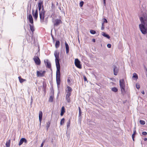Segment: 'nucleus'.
<instances>
[{
    "label": "nucleus",
    "mask_w": 147,
    "mask_h": 147,
    "mask_svg": "<svg viewBox=\"0 0 147 147\" xmlns=\"http://www.w3.org/2000/svg\"><path fill=\"white\" fill-rule=\"evenodd\" d=\"M141 24L139 25V28L142 33L146 34L147 33V15L144 13L143 16L140 18Z\"/></svg>",
    "instance_id": "f257e3e1"
},
{
    "label": "nucleus",
    "mask_w": 147,
    "mask_h": 147,
    "mask_svg": "<svg viewBox=\"0 0 147 147\" xmlns=\"http://www.w3.org/2000/svg\"><path fill=\"white\" fill-rule=\"evenodd\" d=\"M39 12V16L40 22L41 23H43L44 21L45 15V11L44 10L43 5H42V7H38Z\"/></svg>",
    "instance_id": "f03ea898"
},
{
    "label": "nucleus",
    "mask_w": 147,
    "mask_h": 147,
    "mask_svg": "<svg viewBox=\"0 0 147 147\" xmlns=\"http://www.w3.org/2000/svg\"><path fill=\"white\" fill-rule=\"evenodd\" d=\"M119 84L121 92L123 93L125 91V82L123 79L119 80Z\"/></svg>",
    "instance_id": "7ed1b4c3"
},
{
    "label": "nucleus",
    "mask_w": 147,
    "mask_h": 147,
    "mask_svg": "<svg viewBox=\"0 0 147 147\" xmlns=\"http://www.w3.org/2000/svg\"><path fill=\"white\" fill-rule=\"evenodd\" d=\"M59 52L57 50L54 52V55L55 57V62L56 64H60L59 58Z\"/></svg>",
    "instance_id": "20e7f679"
},
{
    "label": "nucleus",
    "mask_w": 147,
    "mask_h": 147,
    "mask_svg": "<svg viewBox=\"0 0 147 147\" xmlns=\"http://www.w3.org/2000/svg\"><path fill=\"white\" fill-rule=\"evenodd\" d=\"M56 65L57 68L56 78H60V64H56Z\"/></svg>",
    "instance_id": "39448f33"
},
{
    "label": "nucleus",
    "mask_w": 147,
    "mask_h": 147,
    "mask_svg": "<svg viewBox=\"0 0 147 147\" xmlns=\"http://www.w3.org/2000/svg\"><path fill=\"white\" fill-rule=\"evenodd\" d=\"M52 22L53 23L54 26H57L62 23L61 21L59 19H56L55 20H52Z\"/></svg>",
    "instance_id": "423d86ee"
},
{
    "label": "nucleus",
    "mask_w": 147,
    "mask_h": 147,
    "mask_svg": "<svg viewBox=\"0 0 147 147\" xmlns=\"http://www.w3.org/2000/svg\"><path fill=\"white\" fill-rule=\"evenodd\" d=\"M45 73V71H36V75L38 77H42L44 76Z\"/></svg>",
    "instance_id": "0eeeda50"
},
{
    "label": "nucleus",
    "mask_w": 147,
    "mask_h": 147,
    "mask_svg": "<svg viewBox=\"0 0 147 147\" xmlns=\"http://www.w3.org/2000/svg\"><path fill=\"white\" fill-rule=\"evenodd\" d=\"M80 62L78 59L75 60V64L76 66L79 69L82 68V66L80 64Z\"/></svg>",
    "instance_id": "6e6552de"
},
{
    "label": "nucleus",
    "mask_w": 147,
    "mask_h": 147,
    "mask_svg": "<svg viewBox=\"0 0 147 147\" xmlns=\"http://www.w3.org/2000/svg\"><path fill=\"white\" fill-rule=\"evenodd\" d=\"M33 59L36 65H40V61L38 57L35 56L33 58Z\"/></svg>",
    "instance_id": "1a4fd4ad"
},
{
    "label": "nucleus",
    "mask_w": 147,
    "mask_h": 147,
    "mask_svg": "<svg viewBox=\"0 0 147 147\" xmlns=\"http://www.w3.org/2000/svg\"><path fill=\"white\" fill-rule=\"evenodd\" d=\"M34 10L33 9L32 10V13L33 14V17H34L35 19L36 20L38 18V10L37 9H36L35 12L34 13Z\"/></svg>",
    "instance_id": "9d476101"
},
{
    "label": "nucleus",
    "mask_w": 147,
    "mask_h": 147,
    "mask_svg": "<svg viewBox=\"0 0 147 147\" xmlns=\"http://www.w3.org/2000/svg\"><path fill=\"white\" fill-rule=\"evenodd\" d=\"M113 68L114 74L115 75H117L119 71V69L118 67L115 65L113 66Z\"/></svg>",
    "instance_id": "9b49d317"
},
{
    "label": "nucleus",
    "mask_w": 147,
    "mask_h": 147,
    "mask_svg": "<svg viewBox=\"0 0 147 147\" xmlns=\"http://www.w3.org/2000/svg\"><path fill=\"white\" fill-rule=\"evenodd\" d=\"M27 19L29 22L31 24H33V21L32 16L31 14H29L27 17Z\"/></svg>",
    "instance_id": "f8f14e48"
},
{
    "label": "nucleus",
    "mask_w": 147,
    "mask_h": 147,
    "mask_svg": "<svg viewBox=\"0 0 147 147\" xmlns=\"http://www.w3.org/2000/svg\"><path fill=\"white\" fill-rule=\"evenodd\" d=\"M45 64L47 67L49 68H50L51 67V63L48 61V60H46L44 61Z\"/></svg>",
    "instance_id": "ddd939ff"
},
{
    "label": "nucleus",
    "mask_w": 147,
    "mask_h": 147,
    "mask_svg": "<svg viewBox=\"0 0 147 147\" xmlns=\"http://www.w3.org/2000/svg\"><path fill=\"white\" fill-rule=\"evenodd\" d=\"M72 91V89L69 86L67 87V89L66 90L67 94H69V95H71V92Z\"/></svg>",
    "instance_id": "4468645a"
},
{
    "label": "nucleus",
    "mask_w": 147,
    "mask_h": 147,
    "mask_svg": "<svg viewBox=\"0 0 147 147\" xmlns=\"http://www.w3.org/2000/svg\"><path fill=\"white\" fill-rule=\"evenodd\" d=\"M23 142L26 143L27 142V141L25 138H22L20 140L19 145V146L21 145L23 143Z\"/></svg>",
    "instance_id": "2eb2a0df"
},
{
    "label": "nucleus",
    "mask_w": 147,
    "mask_h": 147,
    "mask_svg": "<svg viewBox=\"0 0 147 147\" xmlns=\"http://www.w3.org/2000/svg\"><path fill=\"white\" fill-rule=\"evenodd\" d=\"M39 118L40 121V124H41V122L42 119V112L41 111H40L39 113Z\"/></svg>",
    "instance_id": "dca6fc26"
},
{
    "label": "nucleus",
    "mask_w": 147,
    "mask_h": 147,
    "mask_svg": "<svg viewBox=\"0 0 147 147\" xmlns=\"http://www.w3.org/2000/svg\"><path fill=\"white\" fill-rule=\"evenodd\" d=\"M65 47L66 52L67 54L69 52V46L68 44L66 42L65 43Z\"/></svg>",
    "instance_id": "f3484780"
},
{
    "label": "nucleus",
    "mask_w": 147,
    "mask_h": 147,
    "mask_svg": "<svg viewBox=\"0 0 147 147\" xmlns=\"http://www.w3.org/2000/svg\"><path fill=\"white\" fill-rule=\"evenodd\" d=\"M71 95H69V94H66V100H67V102L68 103H70V96Z\"/></svg>",
    "instance_id": "a211bd4d"
},
{
    "label": "nucleus",
    "mask_w": 147,
    "mask_h": 147,
    "mask_svg": "<svg viewBox=\"0 0 147 147\" xmlns=\"http://www.w3.org/2000/svg\"><path fill=\"white\" fill-rule=\"evenodd\" d=\"M57 84L58 88L60 84V78H56Z\"/></svg>",
    "instance_id": "6ab92c4d"
},
{
    "label": "nucleus",
    "mask_w": 147,
    "mask_h": 147,
    "mask_svg": "<svg viewBox=\"0 0 147 147\" xmlns=\"http://www.w3.org/2000/svg\"><path fill=\"white\" fill-rule=\"evenodd\" d=\"M65 108L64 107H62L61 108V111L60 113V115L61 116H62L63 115L64 113L65 112Z\"/></svg>",
    "instance_id": "aec40b11"
},
{
    "label": "nucleus",
    "mask_w": 147,
    "mask_h": 147,
    "mask_svg": "<svg viewBox=\"0 0 147 147\" xmlns=\"http://www.w3.org/2000/svg\"><path fill=\"white\" fill-rule=\"evenodd\" d=\"M30 26V29L31 31L32 32H33L34 31V26L33 24H29Z\"/></svg>",
    "instance_id": "412c9836"
},
{
    "label": "nucleus",
    "mask_w": 147,
    "mask_h": 147,
    "mask_svg": "<svg viewBox=\"0 0 147 147\" xmlns=\"http://www.w3.org/2000/svg\"><path fill=\"white\" fill-rule=\"evenodd\" d=\"M43 5V1L41 0H39L38 2V7H42V6Z\"/></svg>",
    "instance_id": "4be33fe9"
},
{
    "label": "nucleus",
    "mask_w": 147,
    "mask_h": 147,
    "mask_svg": "<svg viewBox=\"0 0 147 147\" xmlns=\"http://www.w3.org/2000/svg\"><path fill=\"white\" fill-rule=\"evenodd\" d=\"M18 78L20 82L21 83H22L26 80L25 79L22 78L21 76H19Z\"/></svg>",
    "instance_id": "5701e85b"
},
{
    "label": "nucleus",
    "mask_w": 147,
    "mask_h": 147,
    "mask_svg": "<svg viewBox=\"0 0 147 147\" xmlns=\"http://www.w3.org/2000/svg\"><path fill=\"white\" fill-rule=\"evenodd\" d=\"M102 35L109 39H110V36L108 34L104 32H102Z\"/></svg>",
    "instance_id": "b1692460"
},
{
    "label": "nucleus",
    "mask_w": 147,
    "mask_h": 147,
    "mask_svg": "<svg viewBox=\"0 0 147 147\" xmlns=\"http://www.w3.org/2000/svg\"><path fill=\"white\" fill-rule=\"evenodd\" d=\"M10 142L11 140L10 139L8 140L7 141L5 145L7 147H9L10 145Z\"/></svg>",
    "instance_id": "393cba45"
},
{
    "label": "nucleus",
    "mask_w": 147,
    "mask_h": 147,
    "mask_svg": "<svg viewBox=\"0 0 147 147\" xmlns=\"http://www.w3.org/2000/svg\"><path fill=\"white\" fill-rule=\"evenodd\" d=\"M60 45V42L59 40H57L55 44V47L56 48H57L59 47Z\"/></svg>",
    "instance_id": "a878e982"
},
{
    "label": "nucleus",
    "mask_w": 147,
    "mask_h": 147,
    "mask_svg": "<svg viewBox=\"0 0 147 147\" xmlns=\"http://www.w3.org/2000/svg\"><path fill=\"white\" fill-rule=\"evenodd\" d=\"M133 78H135L136 79V80L138 79V77L137 74L136 73H134L133 74Z\"/></svg>",
    "instance_id": "bb28decb"
},
{
    "label": "nucleus",
    "mask_w": 147,
    "mask_h": 147,
    "mask_svg": "<svg viewBox=\"0 0 147 147\" xmlns=\"http://www.w3.org/2000/svg\"><path fill=\"white\" fill-rule=\"evenodd\" d=\"M111 90L115 92H117L118 90L117 89L116 87H113L112 88Z\"/></svg>",
    "instance_id": "cd10ccee"
},
{
    "label": "nucleus",
    "mask_w": 147,
    "mask_h": 147,
    "mask_svg": "<svg viewBox=\"0 0 147 147\" xmlns=\"http://www.w3.org/2000/svg\"><path fill=\"white\" fill-rule=\"evenodd\" d=\"M136 131L135 130H134V132H133V133L132 135V139L134 141V136L136 134Z\"/></svg>",
    "instance_id": "c85d7f7f"
},
{
    "label": "nucleus",
    "mask_w": 147,
    "mask_h": 147,
    "mask_svg": "<svg viewBox=\"0 0 147 147\" xmlns=\"http://www.w3.org/2000/svg\"><path fill=\"white\" fill-rule=\"evenodd\" d=\"M70 120H69L68 121L67 123V129H68L70 126Z\"/></svg>",
    "instance_id": "c756f323"
},
{
    "label": "nucleus",
    "mask_w": 147,
    "mask_h": 147,
    "mask_svg": "<svg viewBox=\"0 0 147 147\" xmlns=\"http://www.w3.org/2000/svg\"><path fill=\"white\" fill-rule=\"evenodd\" d=\"M65 119L64 118H63L61 119V121H60V125H62L64 123Z\"/></svg>",
    "instance_id": "7c9ffc66"
},
{
    "label": "nucleus",
    "mask_w": 147,
    "mask_h": 147,
    "mask_svg": "<svg viewBox=\"0 0 147 147\" xmlns=\"http://www.w3.org/2000/svg\"><path fill=\"white\" fill-rule=\"evenodd\" d=\"M53 97L52 96H50L49 98V101L50 102H52L53 101Z\"/></svg>",
    "instance_id": "2f4dec72"
},
{
    "label": "nucleus",
    "mask_w": 147,
    "mask_h": 147,
    "mask_svg": "<svg viewBox=\"0 0 147 147\" xmlns=\"http://www.w3.org/2000/svg\"><path fill=\"white\" fill-rule=\"evenodd\" d=\"M140 123L142 125H144L145 123V122L143 120H140Z\"/></svg>",
    "instance_id": "473e14b6"
},
{
    "label": "nucleus",
    "mask_w": 147,
    "mask_h": 147,
    "mask_svg": "<svg viewBox=\"0 0 147 147\" xmlns=\"http://www.w3.org/2000/svg\"><path fill=\"white\" fill-rule=\"evenodd\" d=\"M50 125V122L49 121L47 123L46 127L47 128V129H48Z\"/></svg>",
    "instance_id": "72a5a7b5"
},
{
    "label": "nucleus",
    "mask_w": 147,
    "mask_h": 147,
    "mask_svg": "<svg viewBox=\"0 0 147 147\" xmlns=\"http://www.w3.org/2000/svg\"><path fill=\"white\" fill-rule=\"evenodd\" d=\"M90 32L92 34H94L96 33V31L95 30H90Z\"/></svg>",
    "instance_id": "f704fd0d"
},
{
    "label": "nucleus",
    "mask_w": 147,
    "mask_h": 147,
    "mask_svg": "<svg viewBox=\"0 0 147 147\" xmlns=\"http://www.w3.org/2000/svg\"><path fill=\"white\" fill-rule=\"evenodd\" d=\"M136 88L138 89H139L140 88V84H139V83H137L136 84Z\"/></svg>",
    "instance_id": "c9c22d12"
},
{
    "label": "nucleus",
    "mask_w": 147,
    "mask_h": 147,
    "mask_svg": "<svg viewBox=\"0 0 147 147\" xmlns=\"http://www.w3.org/2000/svg\"><path fill=\"white\" fill-rule=\"evenodd\" d=\"M78 109L79 110V116H80L81 115L82 112L81 111V108L80 107H78Z\"/></svg>",
    "instance_id": "e433bc0d"
},
{
    "label": "nucleus",
    "mask_w": 147,
    "mask_h": 147,
    "mask_svg": "<svg viewBox=\"0 0 147 147\" xmlns=\"http://www.w3.org/2000/svg\"><path fill=\"white\" fill-rule=\"evenodd\" d=\"M104 28H105L104 24V23H102V27H101V29L102 30H103L104 29Z\"/></svg>",
    "instance_id": "4c0bfd02"
},
{
    "label": "nucleus",
    "mask_w": 147,
    "mask_h": 147,
    "mask_svg": "<svg viewBox=\"0 0 147 147\" xmlns=\"http://www.w3.org/2000/svg\"><path fill=\"white\" fill-rule=\"evenodd\" d=\"M84 2L83 1L80 2V7H82L83 5Z\"/></svg>",
    "instance_id": "58836bf2"
},
{
    "label": "nucleus",
    "mask_w": 147,
    "mask_h": 147,
    "mask_svg": "<svg viewBox=\"0 0 147 147\" xmlns=\"http://www.w3.org/2000/svg\"><path fill=\"white\" fill-rule=\"evenodd\" d=\"M142 134L144 136H146L147 134V133L146 131L142 132Z\"/></svg>",
    "instance_id": "ea45409f"
},
{
    "label": "nucleus",
    "mask_w": 147,
    "mask_h": 147,
    "mask_svg": "<svg viewBox=\"0 0 147 147\" xmlns=\"http://www.w3.org/2000/svg\"><path fill=\"white\" fill-rule=\"evenodd\" d=\"M107 19H105V18H104L103 19V23H107Z\"/></svg>",
    "instance_id": "a19ab883"
},
{
    "label": "nucleus",
    "mask_w": 147,
    "mask_h": 147,
    "mask_svg": "<svg viewBox=\"0 0 147 147\" xmlns=\"http://www.w3.org/2000/svg\"><path fill=\"white\" fill-rule=\"evenodd\" d=\"M107 47L109 48H110L111 47V44H108L107 45Z\"/></svg>",
    "instance_id": "79ce46f5"
},
{
    "label": "nucleus",
    "mask_w": 147,
    "mask_h": 147,
    "mask_svg": "<svg viewBox=\"0 0 147 147\" xmlns=\"http://www.w3.org/2000/svg\"><path fill=\"white\" fill-rule=\"evenodd\" d=\"M106 0H103V2H104V5L105 6H106Z\"/></svg>",
    "instance_id": "37998d69"
},
{
    "label": "nucleus",
    "mask_w": 147,
    "mask_h": 147,
    "mask_svg": "<svg viewBox=\"0 0 147 147\" xmlns=\"http://www.w3.org/2000/svg\"><path fill=\"white\" fill-rule=\"evenodd\" d=\"M32 102H33L32 98V97L31 96V102H30L31 105H32Z\"/></svg>",
    "instance_id": "c03bdc74"
},
{
    "label": "nucleus",
    "mask_w": 147,
    "mask_h": 147,
    "mask_svg": "<svg viewBox=\"0 0 147 147\" xmlns=\"http://www.w3.org/2000/svg\"><path fill=\"white\" fill-rule=\"evenodd\" d=\"M84 80L85 81H87V78H86V77H84Z\"/></svg>",
    "instance_id": "a18cd8bd"
},
{
    "label": "nucleus",
    "mask_w": 147,
    "mask_h": 147,
    "mask_svg": "<svg viewBox=\"0 0 147 147\" xmlns=\"http://www.w3.org/2000/svg\"><path fill=\"white\" fill-rule=\"evenodd\" d=\"M141 93L143 94H145V92L144 90L142 91L141 92Z\"/></svg>",
    "instance_id": "49530a36"
},
{
    "label": "nucleus",
    "mask_w": 147,
    "mask_h": 147,
    "mask_svg": "<svg viewBox=\"0 0 147 147\" xmlns=\"http://www.w3.org/2000/svg\"><path fill=\"white\" fill-rule=\"evenodd\" d=\"M92 41L93 42H95V41H96V40H95V39H92Z\"/></svg>",
    "instance_id": "de8ad7c7"
},
{
    "label": "nucleus",
    "mask_w": 147,
    "mask_h": 147,
    "mask_svg": "<svg viewBox=\"0 0 147 147\" xmlns=\"http://www.w3.org/2000/svg\"><path fill=\"white\" fill-rule=\"evenodd\" d=\"M144 141H146L147 140V138H144Z\"/></svg>",
    "instance_id": "09e8293b"
},
{
    "label": "nucleus",
    "mask_w": 147,
    "mask_h": 147,
    "mask_svg": "<svg viewBox=\"0 0 147 147\" xmlns=\"http://www.w3.org/2000/svg\"><path fill=\"white\" fill-rule=\"evenodd\" d=\"M44 145L43 144V143H42L41 144V146L40 147H42Z\"/></svg>",
    "instance_id": "8fccbe9b"
},
{
    "label": "nucleus",
    "mask_w": 147,
    "mask_h": 147,
    "mask_svg": "<svg viewBox=\"0 0 147 147\" xmlns=\"http://www.w3.org/2000/svg\"><path fill=\"white\" fill-rule=\"evenodd\" d=\"M45 142V140H44L42 142V143H43V144L44 145V143Z\"/></svg>",
    "instance_id": "3c124183"
},
{
    "label": "nucleus",
    "mask_w": 147,
    "mask_h": 147,
    "mask_svg": "<svg viewBox=\"0 0 147 147\" xmlns=\"http://www.w3.org/2000/svg\"><path fill=\"white\" fill-rule=\"evenodd\" d=\"M67 81L68 82H69V79H68L67 80Z\"/></svg>",
    "instance_id": "603ef678"
},
{
    "label": "nucleus",
    "mask_w": 147,
    "mask_h": 147,
    "mask_svg": "<svg viewBox=\"0 0 147 147\" xmlns=\"http://www.w3.org/2000/svg\"><path fill=\"white\" fill-rule=\"evenodd\" d=\"M31 6H30V9H31Z\"/></svg>",
    "instance_id": "864d4df0"
},
{
    "label": "nucleus",
    "mask_w": 147,
    "mask_h": 147,
    "mask_svg": "<svg viewBox=\"0 0 147 147\" xmlns=\"http://www.w3.org/2000/svg\"><path fill=\"white\" fill-rule=\"evenodd\" d=\"M52 38H53V36L52 37Z\"/></svg>",
    "instance_id": "5fc2aeb1"
},
{
    "label": "nucleus",
    "mask_w": 147,
    "mask_h": 147,
    "mask_svg": "<svg viewBox=\"0 0 147 147\" xmlns=\"http://www.w3.org/2000/svg\"><path fill=\"white\" fill-rule=\"evenodd\" d=\"M35 0L36 1L37 0Z\"/></svg>",
    "instance_id": "6e6d98bb"
}]
</instances>
